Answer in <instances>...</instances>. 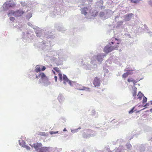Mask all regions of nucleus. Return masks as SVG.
<instances>
[{
  "mask_svg": "<svg viewBox=\"0 0 152 152\" xmlns=\"http://www.w3.org/2000/svg\"><path fill=\"white\" fill-rule=\"evenodd\" d=\"M119 42L118 40L116 38H115L113 40V41L109 43V44L111 45H115L114 46H106L104 49V52L108 53L114 50H117L118 48L119 47Z\"/></svg>",
  "mask_w": 152,
  "mask_h": 152,
  "instance_id": "f257e3e1",
  "label": "nucleus"
},
{
  "mask_svg": "<svg viewBox=\"0 0 152 152\" xmlns=\"http://www.w3.org/2000/svg\"><path fill=\"white\" fill-rule=\"evenodd\" d=\"M15 6V4H13L12 5H10L9 6V7H13L14 6Z\"/></svg>",
  "mask_w": 152,
  "mask_h": 152,
  "instance_id": "393cba45",
  "label": "nucleus"
},
{
  "mask_svg": "<svg viewBox=\"0 0 152 152\" xmlns=\"http://www.w3.org/2000/svg\"><path fill=\"white\" fill-rule=\"evenodd\" d=\"M96 58L99 61H102L103 60L102 56L100 55H98L97 56Z\"/></svg>",
  "mask_w": 152,
  "mask_h": 152,
  "instance_id": "dca6fc26",
  "label": "nucleus"
},
{
  "mask_svg": "<svg viewBox=\"0 0 152 152\" xmlns=\"http://www.w3.org/2000/svg\"><path fill=\"white\" fill-rule=\"evenodd\" d=\"M143 96V94L141 93V92L140 91L137 94L138 97L137 98V99H139V100H140L142 99V98Z\"/></svg>",
  "mask_w": 152,
  "mask_h": 152,
  "instance_id": "9d476101",
  "label": "nucleus"
},
{
  "mask_svg": "<svg viewBox=\"0 0 152 152\" xmlns=\"http://www.w3.org/2000/svg\"><path fill=\"white\" fill-rule=\"evenodd\" d=\"M64 84L66 83L65 82H64Z\"/></svg>",
  "mask_w": 152,
  "mask_h": 152,
  "instance_id": "c9c22d12",
  "label": "nucleus"
},
{
  "mask_svg": "<svg viewBox=\"0 0 152 152\" xmlns=\"http://www.w3.org/2000/svg\"><path fill=\"white\" fill-rule=\"evenodd\" d=\"M127 81L129 82H132L134 84H135L137 82V81H136L135 80H134L132 78H129L127 79Z\"/></svg>",
  "mask_w": 152,
  "mask_h": 152,
  "instance_id": "9b49d317",
  "label": "nucleus"
},
{
  "mask_svg": "<svg viewBox=\"0 0 152 152\" xmlns=\"http://www.w3.org/2000/svg\"><path fill=\"white\" fill-rule=\"evenodd\" d=\"M38 77H39L37 75H36V78H37V79H38Z\"/></svg>",
  "mask_w": 152,
  "mask_h": 152,
  "instance_id": "7c9ffc66",
  "label": "nucleus"
},
{
  "mask_svg": "<svg viewBox=\"0 0 152 152\" xmlns=\"http://www.w3.org/2000/svg\"><path fill=\"white\" fill-rule=\"evenodd\" d=\"M91 132V131L89 130H86V132H85L84 133V134H83V137H86L87 136V135H86V134L87 133H88V132H89V134H88V135H90V132Z\"/></svg>",
  "mask_w": 152,
  "mask_h": 152,
  "instance_id": "2eb2a0df",
  "label": "nucleus"
},
{
  "mask_svg": "<svg viewBox=\"0 0 152 152\" xmlns=\"http://www.w3.org/2000/svg\"><path fill=\"white\" fill-rule=\"evenodd\" d=\"M38 135L43 136H46L48 135V134L44 132H39L38 133Z\"/></svg>",
  "mask_w": 152,
  "mask_h": 152,
  "instance_id": "4468645a",
  "label": "nucleus"
},
{
  "mask_svg": "<svg viewBox=\"0 0 152 152\" xmlns=\"http://www.w3.org/2000/svg\"><path fill=\"white\" fill-rule=\"evenodd\" d=\"M63 79L65 82H68L69 81L68 78H67L66 75H63Z\"/></svg>",
  "mask_w": 152,
  "mask_h": 152,
  "instance_id": "f3484780",
  "label": "nucleus"
},
{
  "mask_svg": "<svg viewBox=\"0 0 152 152\" xmlns=\"http://www.w3.org/2000/svg\"><path fill=\"white\" fill-rule=\"evenodd\" d=\"M58 99L59 102L61 103L64 100V97L61 95H59L58 96Z\"/></svg>",
  "mask_w": 152,
  "mask_h": 152,
  "instance_id": "f8f14e48",
  "label": "nucleus"
},
{
  "mask_svg": "<svg viewBox=\"0 0 152 152\" xmlns=\"http://www.w3.org/2000/svg\"><path fill=\"white\" fill-rule=\"evenodd\" d=\"M66 131V128H65L64 130V131Z\"/></svg>",
  "mask_w": 152,
  "mask_h": 152,
  "instance_id": "72a5a7b5",
  "label": "nucleus"
},
{
  "mask_svg": "<svg viewBox=\"0 0 152 152\" xmlns=\"http://www.w3.org/2000/svg\"><path fill=\"white\" fill-rule=\"evenodd\" d=\"M112 152L111 151H110V152Z\"/></svg>",
  "mask_w": 152,
  "mask_h": 152,
  "instance_id": "58836bf2",
  "label": "nucleus"
},
{
  "mask_svg": "<svg viewBox=\"0 0 152 152\" xmlns=\"http://www.w3.org/2000/svg\"><path fill=\"white\" fill-rule=\"evenodd\" d=\"M137 88H135L133 90L132 92V94L133 96L134 97V99H136V96L137 95Z\"/></svg>",
  "mask_w": 152,
  "mask_h": 152,
  "instance_id": "1a4fd4ad",
  "label": "nucleus"
},
{
  "mask_svg": "<svg viewBox=\"0 0 152 152\" xmlns=\"http://www.w3.org/2000/svg\"><path fill=\"white\" fill-rule=\"evenodd\" d=\"M26 148L28 150H29L30 149V148L29 146H26Z\"/></svg>",
  "mask_w": 152,
  "mask_h": 152,
  "instance_id": "bb28decb",
  "label": "nucleus"
},
{
  "mask_svg": "<svg viewBox=\"0 0 152 152\" xmlns=\"http://www.w3.org/2000/svg\"><path fill=\"white\" fill-rule=\"evenodd\" d=\"M150 103L151 104H152V101H151L150 102Z\"/></svg>",
  "mask_w": 152,
  "mask_h": 152,
  "instance_id": "2f4dec72",
  "label": "nucleus"
},
{
  "mask_svg": "<svg viewBox=\"0 0 152 152\" xmlns=\"http://www.w3.org/2000/svg\"><path fill=\"white\" fill-rule=\"evenodd\" d=\"M135 107H133L129 111V114H131L133 113L134 111L133 110L134 109Z\"/></svg>",
  "mask_w": 152,
  "mask_h": 152,
  "instance_id": "412c9836",
  "label": "nucleus"
},
{
  "mask_svg": "<svg viewBox=\"0 0 152 152\" xmlns=\"http://www.w3.org/2000/svg\"><path fill=\"white\" fill-rule=\"evenodd\" d=\"M104 56H106V55H104Z\"/></svg>",
  "mask_w": 152,
  "mask_h": 152,
  "instance_id": "e433bc0d",
  "label": "nucleus"
},
{
  "mask_svg": "<svg viewBox=\"0 0 152 152\" xmlns=\"http://www.w3.org/2000/svg\"><path fill=\"white\" fill-rule=\"evenodd\" d=\"M150 111L152 113V108L150 110Z\"/></svg>",
  "mask_w": 152,
  "mask_h": 152,
  "instance_id": "473e14b6",
  "label": "nucleus"
},
{
  "mask_svg": "<svg viewBox=\"0 0 152 152\" xmlns=\"http://www.w3.org/2000/svg\"><path fill=\"white\" fill-rule=\"evenodd\" d=\"M58 76L59 77V79L61 81L62 80V75L61 73H59Z\"/></svg>",
  "mask_w": 152,
  "mask_h": 152,
  "instance_id": "4be33fe9",
  "label": "nucleus"
},
{
  "mask_svg": "<svg viewBox=\"0 0 152 152\" xmlns=\"http://www.w3.org/2000/svg\"><path fill=\"white\" fill-rule=\"evenodd\" d=\"M52 72L54 75H56V72H55V71H54L53 70H52Z\"/></svg>",
  "mask_w": 152,
  "mask_h": 152,
  "instance_id": "cd10ccee",
  "label": "nucleus"
},
{
  "mask_svg": "<svg viewBox=\"0 0 152 152\" xmlns=\"http://www.w3.org/2000/svg\"><path fill=\"white\" fill-rule=\"evenodd\" d=\"M131 71H132H132L128 70L127 71V72H129V73H132L133 74V73L132 72H131Z\"/></svg>",
  "mask_w": 152,
  "mask_h": 152,
  "instance_id": "c85d7f7f",
  "label": "nucleus"
},
{
  "mask_svg": "<svg viewBox=\"0 0 152 152\" xmlns=\"http://www.w3.org/2000/svg\"><path fill=\"white\" fill-rule=\"evenodd\" d=\"M46 69V67L45 66H41L39 65H37L36 66L35 71L37 73L40 72L41 71H44Z\"/></svg>",
  "mask_w": 152,
  "mask_h": 152,
  "instance_id": "39448f33",
  "label": "nucleus"
},
{
  "mask_svg": "<svg viewBox=\"0 0 152 152\" xmlns=\"http://www.w3.org/2000/svg\"><path fill=\"white\" fill-rule=\"evenodd\" d=\"M38 77H40L41 79L39 80V83H41L42 80V82L45 83L48 80V79L46 75L43 72H40L39 73Z\"/></svg>",
  "mask_w": 152,
  "mask_h": 152,
  "instance_id": "7ed1b4c3",
  "label": "nucleus"
},
{
  "mask_svg": "<svg viewBox=\"0 0 152 152\" xmlns=\"http://www.w3.org/2000/svg\"><path fill=\"white\" fill-rule=\"evenodd\" d=\"M147 101V98L145 96H143V100H142V103L143 104L145 103Z\"/></svg>",
  "mask_w": 152,
  "mask_h": 152,
  "instance_id": "aec40b11",
  "label": "nucleus"
},
{
  "mask_svg": "<svg viewBox=\"0 0 152 152\" xmlns=\"http://www.w3.org/2000/svg\"><path fill=\"white\" fill-rule=\"evenodd\" d=\"M93 83L95 87L99 86L100 83L99 78L97 77H95Z\"/></svg>",
  "mask_w": 152,
  "mask_h": 152,
  "instance_id": "423d86ee",
  "label": "nucleus"
},
{
  "mask_svg": "<svg viewBox=\"0 0 152 152\" xmlns=\"http://www.w3.org/2000/svg\"><path fill=\"white\" fill-rule=\"evenodd\" d=\"M81 10V14L86 15L87 14V12L86 11L89 10V9L87 7H84L82 8Z\"/></svg>",
  "mask_w": 152,
  "mask_h": 152,
  "instance_id": "6e6552de",
  "label": "nucleus"
},
{
  "mask_svg": "<svg viewBox=\"0 0 152 152\" xmlns=\"http://www.w3.org/2000/svg\"><path fill=\"white\" fill-rule=\"evenodd\" d=\"M132 74V73H129V72H127L123 75L122 77L124 78H126L129 75Z\"/></svg>",
  "mask_w": 152,
  "mask_h": 152,
  "instance_id": "ddd939ff",
  "label": "nucleus"
},
{
  "mask_svg": "<svg viewBox=\"0 0 152 152\" xmlns=\"http://www.w3.org/2000/svg\"><path fill=\"white\" fill-rule=\"evenodd\" d=\"M58 131L54 132L53 131H50V133L51 134H56L58 133Z\"/></svg>",
  "mask_w": 152,
  "mask_h": 152,
  "instance_id": "5701e85b",
  "label": "nucleus"
},
{
  "mask_svg": "<svg viewBox=\"0 0 152 152\" xmlns=\"http://www.w3.org/2000/svg\"><path fill=\"white\" fill-rule=\"evenodd\" d=\"M53 69L58 73H61V71L59 68L57 67H55L53 68Z\"/></svg>",
  "mask_w": 152,
  "mask_h": 152,
  "instance_id": "a211bd4d",
  "label": "nucleus"
},
{
  "mask_svg": "<svg viewBox=\"0 0 152 152\" xmlns=\"http://www.w3.org/2000/svg\"><path fill=\"white\" fill-rule=\"evenodd\" d=\"M149 104L148 103H147L144 106H148L149 105Z\"/></svg>",
  "mask_w": 152,
  "mask_h": 152,
  "instance_id": "c756f323",
  "label": "nucleus"
},
{
  "mask_svg": "<svg viewBox=\"0 0 152 152\" xmlns=\"http://www.w3.org/2000/svg\"><path fill=\"white\" fill-rule=\"evenodd\" d=\"M118 149H117V151H117V152L118 151Z\"/></svg>",
  "mask_w": 152,
  "mask_h": 152,
  "instance_id": "4c0bfd02",
  "label": "nucleus"
},
{
  "mask_svg": "<svg viewBox=\"0 0 152 152\" xmlns=\"http://www.w3.org/2000/svg\"><path fill=\"white\" fill-rule=\"evenodd\" d=\"M133 15V14L131 13V14H129L128 15Z\"/></svg>",
  "mask_w": 152,
  "mask_h": 152,
  "instance_id": "f704fd0d",
  "label": "nucleus"
},
{
  "mask_svg": "<svg viewBox=\"0 0 152 152\" xmlns=\"http://www.w3.org/2000/svg\"><path fill=\"white\" fill-rule=\"evenodd\" d=\"M33 146L37 152H44L48 150V148L46 147H42L41 143L37 142L34 143Z\"/></svg>",
  "mask_w": 152,
  "mask_h": 152,
  "instance_id": "f03ea898",
  "label": "nucleus"
},
{
  "mask_svg": "<svg viewBox=\"0 0 152 152\" xmlns=\"http://www.w3.org/2000/svg\"><path fill=\"white\" fill-rule=\"evenodd\" d=\"M54 79H55V81L56 82H57V76H55L54 77Z\"/></svg>",
  "mask_w": 152,
  "mask_h": 152,
  "instance_id": "a878e982",
  "label": "nucleus"
},
{
  "mask_svg": "<svg viewBox=\"0 0 152 152\" xmlns=\"http://www.w3.org/2000/svg\"><path fill=\"white\" fill-rule=\"evenodd\" d=\"M10 20L11 21H14V20H15V18L14 17H11L10 18Z\"/></svg>",
  "mask_w": 152,
  "mask_h": 152,
  "instance_id": "b1692460",
  "label": "nucleus"
},
{
  "mask_svg": "<svg viewBox=\"0 0 152 152\" xmlns=\"http://www.w3.org/2000/svg\"><path fill=\"white\" fill-rule=\"evenodd\" d=\"M24 13L23 10L20 9L15 11H12L11 13L16 17H19L21 16Z\"/></svg>",
  "mask_w": 152,
  "mask_h": 152,
  "instance_id": "20e7f679",
  "label": "nucleus"
},
{
  "mask_svg": "<svg viewBox=\"0 0 152 152\" xmlns=\"http://www.w3.org/2000/svg\"><path fill=\"white\" fill-rule=\"evenodd\" d=\"M131 2L133 3L137 4L139 2L140 0H130Z\"/></svg>",
  "mask_w": 152,
  "mask_h": 152,
  "instance_id": "6ab92c4d",
  "label": "nucleus"
},
{
  "mask_svg": "<svg viewBox=\"0 0 152 152\" xmlns=\"http://www.w3.org/2000/svg\"><path fill=\"white\" fill-rule=\"evenodd\" d=\"M77 89L78 90H85L86 91H89L90 89L89 88L86 87H85L82 86L81 85H78L77 86Z\"/></svg>",
  "mask_w": 152,
  "mask_h": 152,
  "instance_id": "0eeeda50",
  "label": "nucleus"
}]
</instances>
